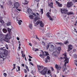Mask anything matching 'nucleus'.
I'll use <instances>...</instances> for the list:
<instances>
[{
    "label": "nucleus",
    "instance_id": "nucleus-1",
    "mask_svg": "<svg viewBox=\"0 0 77 77\" xmlns=\"http://www.w3.org/2000/svg\"><path fill=\"white\" fill-rule=\"evenodd\" d=\"M38 71L40 72L41 75H45L46 74L48 75H51V70H48L47 71V68L44 67V66H38Z\"/></svg>",
    "mask_w": 77,
    "mask_h": 77
},
{
    "label": "nucleus",
    "instance_id": "nucleus-2",
    "mask_svg": "<svg viewBox=\"0 0 77 77\" xmlns=\"http://www.w3.org/2000/svg\"><path fill=\"white\" fill-rule=\"evenodd\" d=\"M66 54H67V53H65L63 54V55L64 56V57L65 59V60L64 61V62H65V67H63L62 69L63 72H65V71H66V73L68 74V73L69 72L67 70L66 68L65 67V66H66V63H68L69 62V59H68V58H67V57H66Z\"/></svg>",
    "mask_w": 77,
    "mask_h": 77
},
{
    "label": "nucleus",
    "instance_id": "nucleus-3",
    "mask_svg": "<svg viewBox=\"0 0 77 77\" xmlns=\"http://www.w3.org/2000/svg\"><path fill=\"white\" fill-rule=\"evenodd\" d=\"M5 37L4 38L3 35L2 34H0V41L1 42L4 41L10 43V41L9 40V38H8V34H7L6 35H5Z\"/></svg>",
    "mask_w": 77,
    "mask_h": 77
},
{
    "label": "nucleus",
    "instance_id": "nucleus-4",
    "mask_svg": "<svg viewBox=\"0 0 77 77\" xmlns=\"http://www.w3.org/2000/svg\"><path fill=\"white\" fill-rule=\"evenodd\" d=\"M8 54V52L7 51H5L3 52L0 53V57L1 59H3V60H4L6 58Z\"/></svg>",
    "mask_w": 77,
    "mask_h": 77
},
{
    "label": "nucleus",
    "instance_id": "nucleus-5",
    "mask_svg": "<svg viewBox=\"0 0 77 77\" xmlns=\"http://www.w3.org/2000/svg\"><path fill=\"white\" fill-rule=\"evenodd\" d=\"M32 14L34 16L29 15V18L30 19H33L34 22H36L37 20L40 19V18L38 17V16H36V14L33 13Z\"/></svg>",
    "mask_w": 77,
    "mask_h": 77
},
{
    "label": "nucleus",
    "instance_id": "nucleus-6",
    "mask_svg": "<svg viewBox=\"0 0 77 77\" xmlns=\"http://www.w3.org/2000/svg\"><path fill=\"white\" fill-rule=\"evenodd\" d=\"M46 16L49 18L50 20H51V21H53L54 20H55L56 17L54 16L51 17L50 16V13L49 12H48L46 14Z\"/></svg>",
    "mask_w": 77,
    "mask_h": 77
},
{
    "label": "nucleus",
    "instance_id": "nucleus-7",
    "mask_svg": "<svg viewBox=\"0 0 77 77\" xmlns=\"http://www.w3.org/2000/svg\"><path fill=\"white\" fill-rule=\"evenodd\" d=\"M14 7L16 8V9H17V11H21V9H18V7H19V6H20V4L18 2H16L14 4Z\"/></svg>",
    "mask_w": 77,
    "mask_h": 77
},
{
    "label": "nucleus",
    "instance_id": "nucleus-8",
    "mask_svg": "<svg viewBox=\"0 0 77 77\" xmlns=\"http://www.w3.org/2000/svg\"><path fill=\"white\" fill-rule=\"evenodd\" d=\"M60 52H57V51H55L52 54V55L54 56V57H57V56L59 55V54Z\"/></svg>",
    "mask_w": 77,
    "mask_h": 77
},
{
    "label": "nucleus",
    "instance_id": "nucleus-9",
    "mask_svg": "<svg viewBox=\"0 0 77 77\" xmlns=\"http://www.w3.org/2000/svg\"><path fill=\"white\" fill-rule=\"evenodd\" d=\"M55 68L58 71H60V69H61V68H62V67L61 66L59 65H58L57 64L55 65Z\"/></svg>",
    "mask_w": 77,
    "mask_h": 77
},
{
    "label": "nucleus",
    "instance_id": "nucleus-10",
    "mask_svg": "<svg viewBox=\"0 0 77 77\" xmlns=\"http://www.w3.org/2000/svg\"><path fill=\"white\" fill-rule=\"evenodd\" d=\"M73 5L72 3L71 2H67V8H70Z\"/></svg>",
    "mask_w": 77,
    "mask_h": 77
},
{
    "label": "nucleus",
    "instance_id": "nucleus-11",
    "mask_svg": "<svg viewBox=\"0 0 77 77\" xmlns=\"http://www.w3.org/2000/svg\"><path fill=\"white\" fill-rule=\"evenodd\" d=\"M61 11L62 14H66V12H67L68 10L65 9H61Z\"/></svg>",
    "mask_w": 77,
    "mask_h": 77
},
{
    "label": "nucleus",
    "instance_id": "nucleus-12",
    "mask_svg": "<svg viewBox=\"0 0 77 77\" xmlns=\"http://www.w3.org/2000/svg\"><path fill=\"white\" fill-rule=\"evenodd\" d=\"M50 60V57L48 56H47V57L45 59V62L46 63L49 62Z\"/></svg>",
    "mask_w": 77,
    "mask_h": 77
},
{
    "label": "nucleus",
    "instance_id": "nucleus-13",
    "mask_svg": "<svg viewBox=\"0 0 77 77\" xmlns=\"http://www.w3.org/2000/svg\"><path fill=\"white\" fill-rule=\"evenodd\" d=\"M39 56L41 57L42 59H44L45 57V55L44 54V52L42 51L41 52V54L39 55Z\"/></svg>",
    "mask_w": 77,
    "mask_h": 77
},
{
    "label": "nucleus",
    "instance_id": "nucleus-14",
    "mask_svg": "<svg viewBox=\"0 0 77 77\" xmlns=\"http://www.w3.org/2000/svg\"><path fill=\"white\" fill-rule=\"evenodd\" d=\"M72 46L71 45H69L68 46V50H67V51H69L70 50H72Z\"/></svg>",
    "mask_w": 77,
    "mask_h": 77
},
{
    "label": "nucleus",
    "instance_id": "nucleus-15",
    "mask_svg": "<svg viewBox=\"0 0 77 77\" xmlns=\"http://www.w3.org/2000/svg\"><path fill=\"white\" fill-rule=\"evenodd\" d=\"M27 12L29 15H32V11L30 8H29L27 10Z\"/></svg>",
    "mask_w": 77,
    "mask_h": 77
},
{
    "label": "nucleus",
    "instance_id": "nucleus-16",
    "mask_svg": "<svg viewBox=\"0 0 77 77\" xmlns=\"http://www.w3.org/2000/svg\"><path fill=\"white\" fill-rule=\"evenodd\" d=\"M18 22V23L19 25H21V23H23V21L21 20H18L17 19L16 20Z\"/></svg>",
    "mask_w": 77,
    "mask_h": 77
},
{
    "label": "nucleus",
    "instance_id": "nucleus-17",
    "mask_svg": "<svg viewBox=\"0 0 77 77\" xmlns=\"http://www.w3.org/2000/svg\"><path fill=\"white\" fill-rule=\"evenodd\" d=\"M51 44V43H48L46 45V50H48V48H49V47H50V45Z\"/></svg>",
    "mask_w": 77,
    "mask_h": 77
},
{
    "label": "nucleus",
    "instance_id": "nucleus-18",
    "mask_svg": "<svg viewBox=\"0 0 77 77\" xmlns=\"http://www.w3.org/2000/svg\"><path fill=\"white\" fill-rule=\"evenodd\" d=\"M39 24L40 27H44V23H43L42 21H40Z\"/></svg>",
    "mask_w": 77,
    "mask_h": 77
},
{
    "label": "nucleus",
    "instance_id": "nucleus-19",
    "mask_svg": "<svg viewBox=\"0 0 77 77\" xmlns=\"http://www.w3.org/2000/svg\"><path fill=\"white\" fill-rule=\"evenodd\" d=\"M56 50L58 51V52H60V51L61 50V48L60 47H58L56 48Z\"/></svg>",
    "mask_w": 77,
    "mask_h": 77
},
{
    "label": "nucleus",
    "instance_id": "nucleus-20",
    "mask_svg": "<svg viewBox=\"0 0 77 77\" xmlns=\"http://www.w3.org/2000/svg\"><path fill=\"white\" fill-rule=\"evenodd\" d=\"M56 3L59 7H62V4L60 3L58 1H56Z\"/></svg>",
    "mask_w": 77,
    "mask_h": 77
},
{
    "label": "nucleus",
    "instance_id": "nucleus-21",
    "mask_svg": "<svg viewBox=\"0 0 77 77\" xmlns=\"http://www.w3.org/2000/svg\"><path fill=\"white\" fill-rule=\"evenodd\" d=\"M8 31V32L9 34H10V35H12V32H11V29H9V28H7Z\"/></svg>",
    "mask_w": 77,
    "mask_h": 77
},
{
    "label": "nucleus",
    "instance_id": "nucleus-22",
    "mask_svg": "<svg viewBox=\"0 0 77 77\" xmlns=\"http://www.w3.org/2000/svg\"><path fill=\"white\" fill-rule=\"evenodd\" d=\"M51 48H49L50 50H53L54 49V46L53 45H50Z\"/></svg>",
    "mask_w": 77,
    "mask_h": 77
},
{
    "label": "nucleus",
    "instance_id": "nucleus-23",
    "mask_svg": "<svg viewBox=\"0 0 77 77\" xmlns=\"http://www.w3.org/2000/svg\"><path fill=\"white\" fill-rule=\"evenodd\" d=\"M21 52L22 57H23V58H24V57H26V55H25V54H24V53H23V51H21Z\"/></svg>",
    "mask_w": 77,
    "mask_h": 77
},
{
    "label": "nucleus",
    "instance_id": "nucleus-24",
    "mask_svg": "<svg viewBox=\"0 0 77 77\" xmlns=\"http://www.w3.org/2000/svg\"><path fill=\"white\" fill-rule=\"evenodd\" d=\"M29 27L30 29H32L33 28V25L32 24H29Z\"/></svg>",
    "mask_w": 77,
    "mask_h": 77
},
{
    "label": "nucleus",
    "instance_id": "nucleus-25",
    "mask_svg": "<svg viewBox=\"0 0 77 77\" xmlns=\"http://www.w3.org/2000/svg\"><path fill=\"white\" fill-rule=\"evenodd\" d=\"M2 30V32H3L5 33H7V32H8L7 30L5 28L3 29Z\"/></svg>",
    "mask_w": 77,
    "mask_h": 77
},
{
    "label": "nucleus",
    "instance_id": "nucleus-26",
    "mask_svg": "<svg viewBox=\"0 0 77 77\" xmlns=\"http://www.w3.org/2000/svg\"><path fill=\"white\" fill-rule=\"evenodd\" d=\"M11 23L10 22H9L8 23H6V26L7 27H9V26H11Z\"/></svg>",
    "mask_w": 77,
    "mask_h": 77
},
{
    "label": "nucleus",
    "instance_id": "nucleus-27",
    "mask_svg": "<svg viewBox=\"0 0 77 77\" xmlns=\"http://www.w3.org/2000/svg\"><path fill=\"white\" fill-rule=\"evenodd\" d=\"M53 2H51L49 5L48 6L51 8H53Z\"/></svg>",
    "mask_w": 77,
    "mask_h": 77
},
{
    "label": "nucleus",
    "instance_id": "nucleus-28",
    "mask_svg": "<svg viewBox=\"0 0 77 77\" xmlns=\"http://www.w3.org/2000/svg\"><path fill=\"white\" fill-rule=\"evenodd\" d=\"M67 15H71V14H73V12H69L67 13Z\"/></svg>",
    "mask_w": 77,
    "mask_h": 77
},
{
    "label": "nucleus",
    "instance_id": "nucleus-29",
    "mask_svg": "<svg viewBox=\"0 0 77 77\" xmlns=\"http://www.w3.org/2000/svg\"><path fill=\"white\" fill-rule=\"evenodd\" d=\"M69 41H68V40L66 41L65 42H64V44H65V45H66V44H69Z\"/></svg>",
    "mask_w": 77,
    "mask_h": 77
},
{
    "label": "nucleus",
    "instance_id": "nucleus-30",
    "mask_svg": "<svg viewBox=\"0 0 77 77\" xmlns=\"http://www.w3.org/2000/svg\"><path fill=\"white\" fill-rule=\"evenodd\" d=\"M40 12H41V14L42 15L43 14V13H44V12H43V9H41L40 10Z\"/></svg>",
    "mask_w": 77,
    "mask_h": 77
},
{
    "label": "nucleus",
    "instance_id": "nucleus-31",
    "mask_svg": "<svg viewBox=\"0 0 77 77\" xmlns=\"http://www.w3.org/2000/svg\"><path fill=\"white\" fill-rule=\"evenodd\" d=\"M0 22L2 24H4V23H5V22H4V21H3V20H2L1 19L0 20Z\"/></svg>",
    "mask_w": 77,
    "mask_h": 77
},
{
    "label": "nucleus",
    "instance_id": "nucleus-32",
    "mask_svg": "<svg viewBox=\"0 0 77 77\" xmlns=\"http://www.w3.org/2000/svg\"><path fill=\"white\" fill-rule=\"evenodd\" d=\"M2 5H3V2H1L0 3V5H1V8H3V5H2Z\"/></svg>",
    "mask_w": 77,
    "mask_h": 77
},
{
    "label": "nucleus",
    "instance_id": "nucleus-33",
    "mask_svg": "<svg viewBox=\"0 0 77 77\" xmlns=\"http://www.w3.org/2000/svg\"><path fill=\"white\" fill-rule=\"evenodd\" d=\"M40 21H37V22L35 23V25H38L39 24H40Z\"/></svg>",
    "mask_w": 77,
    "mask_h": 77
},
{
    "label": "nucleus",
    "instance_id": "nucleus-34",
    "mask_svg": "<svg viewBox=\"0 0 77 77\" xmlns=\"http://www.w3.org/2000/svg\"><path fill=\"white\" fill-rule=\"evenodd\" d=\"M17 68L18 69V70H17V72L19 71H20V67L19 66H17Z\"/></svg>",
    "mask_w": 77,
    "mask_h": 77
},
{
    "label": "nucleus",
    "instance_id": "nucleus-35",
    "mask_svg": "<svg viewBox=\"0 0 77 77\" xmlns=\"http://www.w3.org/2000/svg\"><path fill=\"white\" fill-rule=\"evenodd\" d=\"M28 3H29V2L26 0L25 1V2L24 3V5H27V4H28Z\"/></svg>",
    "mask_w": 77,
    "mask_h": 77
},
{
    "label": "nucleus",
    "instance_id": "nucleus-36",
    "mask_svg": "<svg viewBox=\"0 0 77 77\" xmlns=\"http://www.w3.org/2000/svg\"><path fill=\"white\" fill-rule=\"evenodd\" d=\"M73 57H74V58H77V55L75 54H74L73 56Z\"/></svg>",
    "mask_w": 77,
    "mask_h": 77
},
{
    "label": "nucleus",
    "instance_id": "nucleus-37",
    "mask_svg": "<svg viewBox=\"0 0 77 77\" xmlns=\"http://www.w3.org/2000/svg\"><path fill=\"white\" fill-rule=\"evenodd\" d=\"M74 63H75V65L77 66V60H75Z\"/></svg>",
    "mask_w": 77,
    "mask_h": 77
},
{
    "label": "nucleus",
    "instance_id": "nucleus-38",
    "mask_svg": "<svg viewBox=\"0 0 77 77\" xmlns=\"http://www.w3.org/2000/svg\"><path fill=\"white\" fill-rule=\"evenodd\" d=\"M35 34H33V35H32V38H35Z\"/></svg>",
    "mask_w": 77,
    "mask_h": 77
},
{
    "label": "nucleus",
    "instance_id": "nucleus-39",
    "mask_svg": "<svg viewBox=\"0 0 77 77\" xmlns=\"http://www.w3.org/2000/svg\"><path fill=\"white\" fill-rule=\"evenodd\" d=\"M42 43L43 45H44V46H45V42H42Z\"/></svg>",
    "mask_w": 77,
    "mask_h": 77
},
{
    "label": "nucleus",
    "instance_id": "nucleus-40",
    "mask_svg": "<svg viewBox=\"0 0 77 77\" xmlns=\"http://www.w3.org/2000/svg\"><path fill=\"white\" fill-rule=\"evenodd\" d=\"M46 77H53L51 75H49L47 76H45Z\"/></svg>",
    "mask_w": 77,
    "mask_h": 77
},
{
    "label": "nucleus",
    "instance_id": "nucleus-41",
    "mask_svg": "<svg viewBox=\"0 0 77 77\" xmlns=\"http://www.w3.org/2000/svg\"><path fill=\"white\" fill-rule=\"evenodd\" d=\"M3 75L5 77H6V76H7V74L5 73H4Z\"/></svg>",
    "mask_w": 77,
    "mask_h": 77
},
{
    "label": "nucleus",
    "instance_id": "nucleus-42",
    "mask_svg": "<svg viewBox=\"0 0 77 77\" xmlns=\"http://www.w3.org/2000/svg\"><path fill=\"white\" fill-rule=\"evenodd\" d=\"M26 68L27 71H29V69L28 67H27V66H26Z\"/></svg>",
    "mask_w": 77,
    "mask_h": 77
},
{
    "label": "nucleus",
    "instance_id": "nucleus-43",
    "mask_svg": "<svg viewBox=\"0 0 77 77\" xmlns=\"http://www.w3.org/2000/svg\"><path fill=\"white\" fill-rule=\"evenodd\" d=\"M0 50H3V51H4V50H5V49H3V48H0Z\"/></svg>",
    "mask_w": 77,
    "mask_h": 77
},
{
    "label": "nucleus",
    "instance_id": "nucleus-44",
    "mask_svg": "<svg viewBox=\"0 0 77 77\" xmlns=\"http://www.w3.org/2000/svg\"><path fill=\"white\" fill-rule=\"evenodd\" d=\"M45 53L46 54V55H48V52H46V51H45Z\"/></svg>",
    "mask_w": 77,
    "mask_h": 77
},
{
    "label": "nucleus",
    "instance_id": "nucleus-45",
    "mask_svg": "<svg viewBox=\"0 0 77 77\" xmlns=\"http://www.w3.org/2000/svg\"><path fill=\"white\" fill-rule=\"evenodd\" d=\"M57 44H59L60 45H62V43H57Z\"/></svg>",
    "mask_w": 77,
    "mask_h": 77
},
{
    "label": "nucleus",
    "instance_id": "nucleus-46",
    "mask_svg": "<svg viewBox=\"0 0 77 77\" xmlns=\"http://www.w3.org/2000/svg\"><path fill=\"white\" fill-rule=\"evenodd\" d=\"M29 64H30V65H32V66H33V63H32L31 62H29Z\"/></svg>",
    "mask_w": 77,
    "mask_h": 77
},
{
    "label": "nucleus",
    "instance_id": "nucleus-47",
    "mask_svg": "<svg viewBox=\"0 0 77 77\" xmlns=\"http://www.w3.org/2000/svg\"><path fill=\"white\" fill-rule=\"evenodd\" d=\"M15 7H13L12 8V10H15Z\"/></svg>",
    "mask_w": 77,
    "mask_h": 77
},
{
    "label": "nucleus",
    "instance_id": "nucleus-48",
    "mask_svg": "<svg viewBox=\"0 0 77 77\" xmlns=\"http://www.w3.org/2000/svg\"><path fill=\"white\" fill-rule=\"evenodd\" d=\"M5 47L7 50H8V45H5Z\"/></svg>",
    "mask_w": 77,
    "mask_h": 77
},
{
    "label": "nucleus",
    "instance_id": "nucleus-49",
    "mask_svg": "<svg viewBox=\"0 0 77 77\" xmlns=\"http://www.w3.org/2000/svg\"><path fill=\"white\" fill-rule=\"evenodd\" d=\"M35 49H36V48H32V50H33V51H35Z\"/></svg>",
    "mask_w": 77,
    "mask_h": 77
},
{
    "label": "nucleus",
    "instance_id": "nucleus-50",
    "mask_svg": "<svg viewBox=\"0 0 77 77\" xmlns=\"http://www.w3.org/2000/svg\"><path fill=\"white\" fill-rule=\"evenodd\" d=\"M24 70L25 73H26V72H27V70H26V69H25Z\"/></svg>",
    "mask_w": 77,
    "mask_h": 77
},
{
    "label": "nucleus",
    "instance_id": "nucleus-51",
    "mask_svg": "<svg viewBox=\"0 0 77 77\" xmlns=\"http://www.w3.org/2000/svg\"><path fill=\"white\" fill-rule=\"evenodd\" d=\"M36 15H37V16H38V17H38V16H39V13H36Z\"/></svg>",
    "mask_w": 77,
    "mask_h": 77
},
{
    "label": "nucleus",
    "instance_id": "nucleus-52",
    "mask_svg": "<svg viewBox=\"0 0 77 77\" xmlns=\"http://www.w3.org/2000/svg\"><path fill=\"white\" fill-rule=\"evenodd\" d=\"M73 2H77V0H72Z\"/></svg>",
    "mask_w": 77,
    "mask_h": 77
},
{
    "label": "nucleus",
    "instance_id": "nucleus-53",
    "mask_svg": "<svg viewBox=\"0 0 77 77\" xmlns=\"http://www.w3.org/2000/svg\"><path fill=\"white\" fill-rule=\"evenodd\" d=\"M38 51V49H35V51Z\"/></svg>",
    "mask_w": 77,
    "mask_h": 77
},
{
    "label": "nucleus",
    "instance_id": "nucleus-54",
    "mask_svg": "<svg viewBox=\"0 0 77 77\" xmlns=\"http://www.w3.org/2000/svg\"><path fill=\"white\" fill-rule=\"evenodd\" d=\"M29 58H31V59H32L33 58L32 57H31V56L30 55L29 56Z\"/></svg>",
    "mask_w": 77,
    "mask_h": 77
},
{
    "label": "nucleus",
    "instance_id": "nucleus-55",
    "mask_svg": "<svg viewBox=\"0 0 77 77\" xmlns=\"http://www.w3.org/2000/svg\"><path fill=\"white\" fill-rule=\"evenodd\" d=\"M35 1V2H38L39 1V0H34Z\"/></svg>",
    "mask_w": 77,
    "mask_h": 77
},
{
    "label": "nucleus",
    "instance_id": "nucleus-56",
    "mask_svg": "<svg viewBox=\"0 0 77 77\" xmlns=\"http://www.w3.org/2000/svg\"><path fill=\"white\" fill-rule=\"evenodd\" d=\"M29 45H30V46H32V44H31L30 43H29Z\"/></svg>",
    "mask_w": 77,
    "mask_h": 77
},
{
    "label": "nucleus",
    "instance_id": "nucleus-57",
    "mask_svg": "<svg viewBox=\"0 0 77 77\" xmlns=\"http://www.w3.org/2000/svg\"><path fill=\"white\" fill-rule=\"evenodd\" d=\"M73 52H75L76 51V50L75 49L73 50Z\"/></svg>",
    "mask_w": 77,
    "mask_h": 77
},
{
    "label": "nucleus",
    "instance_id": "nucleus-58",
    "mask_svg": "<svg viewBox=\"0 0 77 77\" xmlns=\"http://www.w3.org/2000/svg\"><path fill=\"white\" fill-rule=\"evenodd\" d=\"M25 60L26 61H27V58H26V57H25Z\"/></svg>",
    "mask_w": 77,
    "mask_h": 77
},
{
    "label": "nucleus",
    "instance_id": "nucleus-59",
    "mask_svg": "<svg viewBox=\"0 0 77 77\" xmlns=\"http://www.w3.org/2000/svg\"><path fill=\"white\" fill-rule=\"evenodd\" d=\"M17 39L18 41H19V40H20V38H19L18 37L17 38Z\"/></svg>",
    "mask_w": 77,
    "mask_h": 77
},
{
    "label": "nucleus",
    "instance_id": "nucleus-60",
    "mask_svg": "<svg viewBox=\"0 0 77 77\" xmlns=\"http://www.w3.org/2000/svg\"><path fill=\"white\" fill-rule=\"evenodd\" d=\"M51 69L52 70V71H53L54 70V69H53V67H51Z\"/></svg>",
    "mask_w": 77,
    "mask_h": 77
},
{
    "label": "nucleus",
    "instance_id": "nucleus-61",
    "mask_svg": "<svg viewBox=\"0 0 77 77\" xmlns=\"http://www.w3.org/2000/svg\"><path fill=\"white\" fill-rule=\"evenodd\" d=\"M29 60L30 61H32V60L30 58H29Z\"/></svg>",
    "mask_w": 77,
    "mask_h": 77
},
{
    "label": "nucleus",
    "instance_id": "nucleus-62",
    "mask_svg": "<svg viewBox=\"0 0 77 77\" xmlns=\"http://www.w3.org/2000/svg\"><path fill=\"white\" fill-rule=\"evenodd\" d=\"M22 66H24V64H22Z\"/></svg>",
    "mask_w": 77,
    "mask_h": 77
},
{
    "label": "nucleus",
    "instance_id": "nucleus-63",
    "mask_svg": "<svg viewBox=\"0 0 77 77\" xmlns=\"http://www.w3.org/2000/svg\"><path fill=\"white\" fill-rule=\"evenodd\" d=\"M60 59H63V58L62 57H60Z\"/></svg>",
    "mask_w": 77,
    "mask_h": 77
},
{
    "label": "nucleus",
    "instance_id": "nucleus-64",
    "mask_svg": "<svg viewBox=\"0 0 77 77\" xmlns=\"http://www.w3.org/2000/svg\"><path fill=\"white\" fill-rule=\"evenodd\" d=\"M21 46V44L20 43L19 45V47H20Z\"/></svg>",
    "mask_w": 77,
    "mask_h": 77
}]
</instances>
